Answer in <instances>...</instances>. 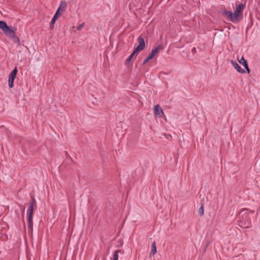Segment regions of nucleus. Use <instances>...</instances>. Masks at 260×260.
<instances>
[{
    "mask_svg": "<svg viewBox=\"0 0 260 260\" xmlns=\"http://www.w3.org/2000/svg\"><path fill=\"white\" fill-rule=\"evenodd\" d=\"M50 28L51 29H53L54 28V24H52L50 23Z\"/></svg>",
    "mask_w": 260,
    "mask_h": 260,
    "instance_id": "23",
    "label": "nucleus"
},
{
    "mask_svg": "<svg viewBox=\"0 0 260 260\" xmlns=\"http://www.w3.org/2000/svg\"><path fill=\"white\" fill-rule=\"evenodd\" d=\"M67 4L66 2L61 1L59 7H58L57 10L61 11V12H63L65 11L66 8H67Z\"/></svg>",
    "mask_w": 260,
    "mask_h": 260,
    "instance_id": "12",
    "label": "nucleus"
},
{
    "mask_svg": "<svg viewBox=\"0 0 260 260\" xmlns=\"http://www.w3.org/2000/svg\"><path fill=\"white\" fill-rule=\"evenodd\" d=\"M157 252L156 246V242L155 241H153L151 245V251L149 253L150 257L152 256H154Z\"/></svg>",
    "mask_w": 260,
    "mask_h": 260,
    "instance_id": "11",
    "label": "nucleus"
},
{
    "mask_svg": "<svg viewBox=\"0 0 260 260\" xmlns=\"http://www.w3.org/2000/svg\"><path fill=\"white\" fill-rule=\"evenodd\" d=\"M83 26H84V23H82V24H80L77 27V30H80L82 29V28L83 27Z\"/></svg>",
    "mask_w": 260,
    "mask_h": 260,
    "instance_id": "21",
    "label": "nucleus"
},
{
    "mask_svg": "<svg viewBox=\"0 0 260 260\" xmlns=\"http://www.w3.org/2000/svg\"><path fill=\"white\" fill-rule=\"evenodd\" d=\"M164 49L162 44H159L157 46L153 48L148 56L144 60L143 64H145L150 60L152 59L160 50Z\"/></svg>",
    "mask_w": 260,
    "mask_h": 260,
    "instance_id": "4",
    "label": "nucleus"
},
{
    "mask_svg": "<svg viewBox=\"0 0 260 260\" xmlns=\"http://www.w3.org/2000/svg\"><path fill=\"white\" fill-rule=\"evenodd\" d=\"M13 42L14 43H18L19 44H20V40H19V39L18 37H17L16 35H15V34H14V36H12L11 38Z\"/></svg>",
    "mask_w": 260,
    "mask_h": 260,
    "instance_id": "15",
    "label": "nucleus"
},
{
    "mask_svg": "<svg viewBox=\"0 0 260 260\" xmlns=\"http://www.w3.org/2000/svg\"><path fill=\"white\" fill-rule=\"evenodd\" d=\"M119 255L117 252H114L113 255V260H118Z\"/></svg>",
    "mask_w": 260,
    "mask_h": 260,
    "instance_id": "17",
    "label": "nucleus"
},
{
    "mask_svg": "<svg viewBox=\"0 0 260 260\" xmlns=\"http://www.w3.org/2000/svg\"><path fill=\"white\" fill-rule=\"evenodd\" d=\"M9 26L7 25L6 22L4 21H0V28L4 31H5Z\"/></svg>",
    "mask_w": 260,
    "mask_h": 260,
    "instance_id": "13",
    "label": "nucleus"
},
{
    "mask_svg": "<svg viewBox=\"0 0 260 260\" xmlns=\"http://www.w3.org/2000/svg\"><path fill=\"white\" fill-rule=\"evenodd\" d=\"M196 52V48H194H194H193L192 49V52L193 53H194V52Z\"/></svg>",
    "mask_w": 260,
    "mask_h": 260,
    "instance_id": "25",
    "label": "nucleus"
},
{
    "mask_svg": "<svg viewBox=\"0 0 260 260\" xmlns=\"http://www.w3.org/2000/svg\"><path fill=\"white\" fill-rule=\"evenodd\" d=\"M204 213V209L203 204H202L201 207L198 210V214L200 216H202Z\"/></svg>",
    "mask_w": 260,
    "mask_h": 260,
    "instance_id": "14",
    "label": "nucleus"
},
{
    "mask_svg": "<svg viewBox=\"0 0 260 260\" xmlns=\"http://www.w3.org/2000/svg\"><path fill=\"white\" fill-rule=\"evenodd\" d=\"M231 62L234 67V68L240 73H245V71L241 68V67L236 62L234 61L233 60H231Z\"/></svg>",
    "mask_w": 260,
    "mask_h": 260,
    "instance_id": "8",
    "label": "nucleus"
},
{
    "mask_svg": "<svg viewBox=\"0 0 260 260\" xmlns=\"http://www.w3.org/2000/svg\"><path fill=\"white\" fill-rule=\"evenodd\" d=\"M249 212L252 214H254V211H253V210H250L249 211Z\"/></svg>",
    "mask_w": 260,
    "mask_h": 260,
    "instance_id": "27",
    "label": "nucleus"
},
{
    "mask_svg": "<svg viewBox=\"0 0 260 260\" xmlns=\"http://www.w3.org/2000/svg\"><path fill=\"white\" fill-rule=\"evenodd\" d=\"M245 217L246 221L244 219L240 220L239 225L242 228L248 229L251 226V220L250 218L248 217V214L245 215Z\"/></svg>",
    "mask_w": 260,
    "mask_h": 260,
    "instance_id": "7",
    "label": "nucleus"
},
{
    "mask_svg": "<svg viewBox=\"0 0 260 260\" xmlns=\"http://www.w3.org/2000/svg\"><path fill=\"white\" fill-rule=\"evenodd\" d=\"M118 242V243L119 244V245H118L117 246L118 247H119V246H121L122 245V244H123V240L122 239L119 240Z\"/></svg>",
    "mask_w": 260,
    "mask_h": 260,
    "instance_id": "22",
    "label": "nucleus"
},
{
    "mask_svg": "<svg viewBox=\"0 0 260 260\" xmlns=\"http://www.w3.org/2000/svg\"><path fill=\"white\" fill-rule=\"evenodd\" d=\"M17 72V69L15 67L9 76L8 83L10 88H12L13 86L14 81L16 78Z\"/></svg>",
    "mask_w": 260,
    "mask_h": 260,
    "instance_id": "5",
    "label": "nucleus"
},
{
    "mask_svg": "<svg viewBox=\"0 0 260 260\" xmlns=\"http://www.w3.org/2000/svg\"><path fill=\"white\" fill-rule=\"evenodd\" d=\"M66 153L67 155H68L67 152H66Z\"/></svg>",
    "mask_w": 260,
    "mask_h": 260,
    "instance_id": "28",
    "label": "nucleus"
},
{
    "mask_svg": "<svg viewBox=\"0 0 260 260\" xmlns=\"http://www.w3.org/2000/svg\"><path fill=\"white\" fill-rule=\"evenodd\" d=\"M244 68L245 69H246V68L248 67V63H247V62L246 61V63H245V64L244 65H243Z\"/></svg>",
    "mask_w": 260,
    "mask_h": 260,
    "instance_id": "24",
    "label": "nucleus"
},
{
    "mask_svg": "<svg viewBox=\"0 0 260 260\" xmlns=\"http://www.w3.org/2000/svg\"><path fill=\"white\" fill-rule=\"evenodd\" d=\"M115 252H117V253H121V254H123L124 253V251L121 250V249H117L115 251Z\"/></svg>",
    "mask_w": 260,
    "mask_h": 260,
    "instance_id": "20",
    "label": "nucleus"
},
{
    "mask_svg": "<svg viewBox=\"0 0 260 260\" xmlns=\"http://www.w3.org/2000/svg\"><path fill=\"white\" fill-rule=\"evenodd\" d=\"M57 19L56 18V16H53V17L52 18L51 21V23L52 24H54L56 20H57Z\"/></svg>",
    "mask_w": 260,
    "mask_h": 260,
    "instance_id": "19",
    "label": "nucleus"
},
{
    "mask_svg": "<svg viewBox=\"0 0 260 260\" xmlns=\"http://www.w3.org/2000/svg\"><path fill=\"white\" fill-rule=\"evenodd\" d=\"M153 111L154 115L157 117L162 118L165 116L164 112L159 104L154 106Z\"/></svg>",
    "mask_w": 260,
    "mask_h": 260,
    "instance_id": "6",
    "label": "nucleus"
},
{
    "mask_svg": "<svg viewBox=\"0 0 260 260\" xmlns=\"http://www.w3.org/2000/svg\"><path fill=\"white\" fill-rule=\"evenodd\" d=\"M62 13V12H61V11H59L58 10H57L54 16H56V18L58 19L59 17L61 15Z\"/></svg>",
    "mask_w": 260,
    "mask_h": 260,
    "instance_id": "18",
    "label": "nucleus"
},
{
    "mask_svg": "<svg viewBox=\"0 0 260 260\" xmlns=\"http://www.w3.org/2000/svg\"><path fill=\"white\" fill-rule=\"evenodd\" d=\"M238 61H239V62L241 64H242V65H244V64H245V63H246V62L247 61L244 59V58L243 57V56H242L240 59H238Z\"/></svg>",
    "mask_w": 260,
    "mask_h": 260,
    "instance_id": "16",
    "label": "nucleus"
},
{
    "mask_svg": "<svg viewBox=\"0 0 260 260\" xmlns=\"http://www.w3.org/2000/svg\"><path fill=\"white\" fill-rule=\"evenodd\" d=\"M138 42H139V45L137 46V47L135 48L134 49L133 52L130 55V56L127 58V59L126 60V63L127 64H129L134 56L135 55L136 53H137L139 51H141L145 49V43L144 39L143 37L140 36L138 38Z\"/></svg>",
    "mask_w": 260,
    "mask_h": 260,
    "instance_id": "2",
    "label": "nucleus"
},
{
    "mask_svg": "<svg viewBox=\"0 0 260 260\" xmlns=\"http://www.w3.org/2000/svg\"><path fill=\"white\" fill-rule=\"evenodd\" d=\"M245 8V5L240 4L236 6L234 13L231 11H223L222 13L226 16L229 19L234 23L239 22L243 18V11Z\"/></svg>",
    "mask_w": 260,
    "mask_h": 260,
    "instance_id": "1",
    "label": "nucleus"
},
{
    "mask_svg": "<svg viewBox=\"0 0 260 260\" xmlns=\"http://www.w3.org/2000/svg\"><path fill=\"white\" fill-rule=\"evenodd\" d=\"M30 201L29 202V207L27 211V216L33 217L35 208L37 207V204L34 194H30Z\"/></svg>",
    "mask_w": 260,
    "mask_h": 260,
    "instance_id": "3",
    "label": "nucleus"
},
{
    "mask_svg": "<svg viewBox=\"0 0 260 260\" xmlns=\"http://www.w3.org/2000/svg\"><path fill=\"white\" fill-rule=\"evenodd\" d=\"M245 69L246 70L248 73H250V69H249V67L246 68V69Z\"/></svg>",
    "mask_w": 260,
    "mask_h": 260,
    "instance_id": "26",
    "label": "nucleus"
},
{
    "mask_svg": "<svg viewBox=\"0 0 260 260\" xmlns=\"http://www.w3.org/2000/svg\"><path fill=\"white\" fill-rule=\"evenodd\" d=\"M28 218V233H32L33 229V217L27 216Z\"/></svg>",
    "mask_w": 260,
    "mask_h": 260,
    "instance_id": "10",
    "label": "nucleus"
},
{
    "mask_svg": "<svg viewBox=\"0 0 260 260\" xmlns=\"http://www.w3.org/2000/svg\"><path fill=\"white\" fill-rule=\"evenodd\" d=\"M4 33L8 37L11 38L12 36H14V34H15V29H13V28H11L9 26L8 29H7L5 31H4Z\"/></svg>",
    "mask_w": 260,
    "mask_h": 260,
    "instance_id": "9",
    "label": "nucleus"
}]
</instances>
